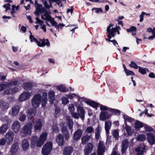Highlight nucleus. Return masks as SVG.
Listing matches in <instances>:
<instances>
[{
  "label": "nucleus",
  "mask_w": 155,
  "mask_h": 155,
  "mask_svg": "<svg viewBox=\"0 0 155 155\" xmlns=\"http://www.w3.org/2000/svg\"><path fill=\"white\" fill-rule=\"evenodd\" d=\"M86 103L95 108H96L98 107V104L96 102L91 101H86Z\"/></svg>",
  "instance_id": "obj_40"
},
{
  "label": "nucleus",
  "mask_w": 155,
  "mask_h": 155,
  "mask_svg": "<svg viewBox=\"0 0 155 155\" xmlns=\"http://www.w3.org/2000/svg\"><path fill=\"white\" fill-rule=\"evenodd\" d=\"M93 10H95V12L96 13H99V12H102V10L101 8H94Z\"/></svg>",
  "instance_id": "obj_64"
},
{
  "label": "nucleus",
  "mask_w": 155,
  "mask_h": 155,
  "mask_svg": "<svg viewBox=\"0 0 155 155\" xmlns=\"http://www.w3.org/2000/svg\"><path fill=\"white\" fill-rule=\"evenodd\" d=\"M20 128V124L17 121H15L12 126V129L15 133L18 132Z\"/></svg>",
  "instance_id": "obj_18"
},
{
  "label": "nucleus",
  "mask_w": 155,
  "mask_h": 155,
  "mask_svg": "<svg viewBox=\"0 0 155 155\" xmlns=\"http://www.w3.org/2000/svg\"><path fill=\"white\" fill-rule=\"evenodd\" d=\"M18 88L14 87L9 90H6L3 92V94L5 95L9 94H15L18 91Z\"/></svg>",
  "instance_id": "obj_28"
},
{
  "label": "nucleus",
  "mask_w": 155,
  "mask_h": 155,
  "mask_svg": "<svg viewBox=\"0 0 155 155\" xmlns=\"http://www.w3.org/2000/svg\"><path fill=\"white\" fill-rule=\"evenodd\" d=\"M57 88L60 91L62 92H65L66 91L65 87L63 85H60L58 86Z\"/></svg>",
  "instance_id": "obj_50"
},
{
  "label": "nucleus",
  "mask_w": 155,
  "mask_h": 155,
  "mask_svg": "<svg viewBox=\"0 0 155 155\" xmlns=\"http://www.w3.org/2000/svg\"><path fill=\"white\" fill-rule=\"evenodd\" d=\"M67 122L68 124V126L69 129L71 130V132H72L73 130L72 128L73 125V122L72 119H71L70 116H68L66 117Z\"/></svg>",
  "instance_id": "obj_29"
},
{
  "label": "nucleus",
  "mask_w": 155,
  "mask_h": 155,
  "mask_svg": "<svg viewBox=\"0 0 155 155\" xmlns=\"http://www.w3.org/2000/svg\"><path fill=\"white\" fill-rule=\"evenodd\" d=\"M21 146L24 150H27L29 147V143L28 140L26 139L23 140L21 143Z\"/></svg>",
  "instance_id": "obj_25"
},
{
  "label": "nucleus",
  "mask_w": 155,
  "mask_h": 155,
  "mask_svg": "<svg viewBox=\"0 0 155 155\" xmlns=\"http://www.w3.org/2000/svg\"><path fill=\"white\" fill-rule=\"evenodd\" d=\"M145 128L146 130L147 131L151 132L153 130L152 128H151L149 126H146L145 127Z\"/></svg>",
  "instance_id": "obj_62"
},
{
  "label": "nucleus",
  "mask_w": 155,
  "mask_h": 155,
  "mask_svg": "<svg viewBox=\"0 0 155 155\" xmlns=\"http://www.w3.org/2000/svg\"><path fill=\"white\" fill-rule=\"evenodd\" d=\"M18 148V146L17 143H14L12 146L10 153L11 155H14Z\"/></svg>",
  "instance_id": "obj_26"
},
{
  "label": "nucleus",
  "mask_w": 155,
  "mask_h": 155,
  "mask_svg": "<svg viewBox=\"0 0 155 155\" xmlns=\"http://www.w3.org/2000/svg\"><path fill=\"white\" fill-rule=\"evenodd\" d=\"M111 155H119V154L117 152L116 149L115 148L113 149Z\"/></svg>",
  "instance_id": "obj_61"
},
{
  "label": "nucleus",
  "mask_w": 155,
  "mask_h": 155,
  "mask_svg": "<svg viewBox=\"0 0 155 155\" xmlns=\"http://www.w3.org/2000/svg\"><path fill=\"white\" fill-rule=\"evenodd\" d=\"M20 108L19 106L16 105L13 106L12 108L11 113L13 116H16L17 115L20 111Z\"/></svg>",
  "instance_id": "obj_19"
},
{
  "label": "nucleus",
  "mask_w": 155,
  "mask_h": 155,
  "mask_svg": "<svg viewBox=\"0 0 155 155\" xmlns=\"http://www.w3.org/2000/svg\"><path fill=\"white\" fill-rule=\"evenodd\" d=\"M0 106L1 109L3 110H7L9 107V104L5 101H2L0 104Z\"/></svg>",
  "instance_id": "obj_33"
},
{
  "label": "nucleus",
  "mask_w": 155,
  "mask_h": 155,
  "mask_svg": "<svg viewBox=\"0 0 155 155\" xmlns=\"http://www.w3.org/2000/svg\"><path fill=\"white\" fill-rule=\"evenodd\" d=\"M125 73H126L127 75L129 76L130 75H134V73L132 72V71H130L127 70H125Z\"/></svg>",
  "instance_id": "obj_54"
},
{
  "label": "nucleus",
  "mask_w": 155,
  "mask_h": 155,
  "mask_svg": "<svg viewBox=\"0 0 155 155\" xmlns=\"http://www.w3.org/2000/svg\"><path fill=\"white\" fill-rule=\"evenodd\" d=\"M91 137V135H88L86 134L82 137L81 139L82 144H86Z\"/></svg>",
  "instance_id": "obj_27"
},
{
  "label": "nucleus",
  "mask_w": 155,
  "mask_h": 155,
  "mask_svg": "<svg viewBox=\"0 0 155 155\" xmlns=\"http://www.w3.org/2000/svg\"><path fill=\"white\" fill-rule=\"evenodd\" d=\"M43 124L44 122L43 120L39 119L37 120L34 127V130L35 131H36L37 130L40 131L41 130V127Z\"/></svg>",
  "instance_id": "obj_11"
},
{
  "label": "nucleus",
  "mask_w": 155,
  "mask_h": 155,
  "mask_svg": "<svg viewBox=\"0 0 155 155\" xmlns=\"http://www.w3.org/2000/svg\"><path fill=\"white\" fill-rule=\"evenodd\" d=\"M111 125V122L109 120L105 121V128L106 132L108 134Z\"/></svg>",
  "instance_id": "obj_37"
},
{
  "label": "nucleus",
  "mask_w": 155,
  "mask_h": 155,
  "mask_svg": "<svg viewBox=\"0 0 155 155\" xmlns=\"http://www.w3.org/2000/svg\"><path fill=\"white\" fill-rule=\"evenodd\" d=\"M124 118L125 124L127 123V122H131L134 121V119L133 118L127 115H124Z\"/></svg>",
  "instance_id": "obj_42"
},
{
  "label": "nucleus",
  "mask_w": 155,
  "mask_h": 155,
  "mask_svg": "<svg viewBox=\"0 0 155 155\" xmlns=\"http://www.w3.org/2000/svg\"><path fill=\"white\" fill-rule=\"evenodd\" d=\"M143 126V124L139 121H136L135 123L134 127L136 129H138L139 128Z\"/></svg>",
  "instance_id": "obj_43"
},
{
  "label": "nucleus",
  "mask_w": 155,
  "mask_h": 155,
  "mask_svg": "<svg viewBox=\"0 0 155 155\" xmlns=\"http://www.w3.org/2000/svg\"><path fill=\"white\" fill-rule=\"evenodd\" d=\"M146 139V136L143 134H140L138 135L137 140L140 141H143Z\"/></svg>",
  "instance_id": "obj_41"
},
{
  "label": "nucleus",
  "mask_w": 155,
  "mask_h": 155,
  "mask_svg": "<svg viewBox=\"0 0 155 155\" xmlns=\"http://www.w3.org/2000/svg\"><path fill=\"white\" fill-rule=\"evenodd\" d=\"M32 128V123H29L25 125L21 130L20 134L21 137H24L30 135Z\"/></svg>",
  "instance_id": "obj_4"
},
{
  "label": "nucleus",
  "mask_w": 155,
  "mask_h": 155,
  "mask_svg": "<svg viewBox=\"0 0 155 155\" xmlns=\"http://www.w3.org/2000/svg\"><path fill=\"white\" fill-rule=\"evenodd\" d=\"M114 25L110 23L107 28V32L108 34L107 37L111 38V37L115 36L117 33L118 35L120 34L119 31L120 30V28L119 26L113 27Z\"/></svg>",
  "instance_id": "obj_3"
},
{
  "label": "nucleus",
  "mask_w": 155,
  "mask_h": 155,
  "mask_svg": "<svg viewBox=\"0 0 155 155\" xmlns=\"http://www.w3.org/2000/svg\"><path fill=\"white\" fill-rule=\"evenodd\" d=\"M112 135L113 136L117 139L118 138L119 132L117 130H115L112 131Z\"/></svg>",
  "instance_id": "obj_46"
},
{
  "label": "nucleus",
  "mask_w": 155,
  "mask_h": 155,
  "mask_svg": "<svg viewBox=\"0 0 155 155\" xmlns=\"http://www.w3.org/2000/svg\"><path fill=\"white\" fill-rule=\"evenodd\" d=\"M73 151V147L71 146L65 147L63 150L64 155H71Z\"/></svg>",
  "instance_id": "obj_17"
},
{
  "label": "nucleus",
  "mask_w": 155,
  "mask_h": 155,
  "mask_svg": "<svg viewBox=\"0 0 155 155\" xmlns=\"http://www.w3.org/2000/svg\"><path fill=\"white\" fill-rule=\"evenodd\" d=\"M47 135V134L44 132L40 135L38 139L36 136L32 137L31 139V147H34L36 145L37 147H41L46 140Z\"/></svg>",
  "instance_id": "obj_1"
},
{
  "label": "nucleus",
  "mask_w": 155,
  "mask_h": 155,
  "mask_svg": "<svg viewBox=\"0 0 155 155\" xmlns=\"http://www.w3.org/2000/svg\"><path fill=\"white\" fill-rule=\"evenodd\" d=\"M26 118V116L24 114H21L19 117V120L21 121H24Z\"/></svg>",
  "instance_id": "obj_55"
},
{
  "label": "nucleus",
  "mask_w": 155,
  "mask_h": 155,
  "mask_svg": "<svg viewBox=\"0 0 155 155\" xmlns=\"http://www.w3.org/2000/svg\"><path fill=\"white\" fill-rule=\"evenodd\" d=\"M139 71L142 74H144L146 73V71H149V70L147 68L139 67Z\"/></svg>",
  "instance_id": "obj_45"
},
{
  "label": "nucleus",
  "mask_w": 155,
  "mask_h": 155,
  "mask_svg": "<svg viewBox=\"0 0 155 155\" xmlns=\"http://www.w3.org/2000/svg\"><path fill=\"white\" fill-rule=\"evenodd\" d=\"M29 32L31 34L29 36V38L31 42L35 41L36 43L38 46L40 47H43L45 45H47L48 47L50 46V42L48 39L41 40L38 41L32 35L31 31H30Z\"/></svg>",
  "instance_id": "obj_5"
},
{
  "label": "nucleus",
  "mask_w": 155,
  "mask_h": 155,
  "mask_svg": "<svg viewBox=\"0 0 155 155\" xmlns=\"http://www.w3.org/2000/svg\"><path fill=\"white\" fill-rule=\"evenodd\" d=\"M130 66L131 67H133L135 69H137L138 68V66L136 64L133 62H131L130 64Z\"/></svg>",
  "instance_id": "obj_59"
},
{
  "label": "nucleus",
  "mask_w": 155,
  "mask_h": 155,
  "mask_svg": "<svg viewBox=\"0 0 155 155\" xmlns=\"http://www.w3.org/2000/svg\"><path fill=\"white\" fill-rule=\"evenodd\" d=\"M147 136L148 140L150 144L152 145L155 143V137L153 134L149 133H147Z\"/></svg>",
  "instance_id": "obj_22"
},
{
  "label": "nucleus",
  "mask_w": 155,
  "mask_h": 155,
  "mask_svg": "<svg viewBox=\"0 0 155 155\" xmlns=\"http://www.w3.org/2000/svg\"><path fill=\"white\" fill-rule=\"evenodd\" d=\"M48 98L50 99V101L51 104H53V101H54L55 94L53 91H50L48 93Z\"/></svg>",
  "instance_id": "obj_36"
},
{
  "label": "nucleus",
  "mask_w": 155,
  "mask_h": 155,
  "mask_svg": "<svg viewBox=\"0 0 155 155\" xmlns=\"http://www.w3.org/2000/svg\"><path fill=\"white\" fill-rule=\"evenodd\" d=\"M94 129L92 126H89L87 127L85 131V133L86 134L91 135V134L94 133Z\"/></svg>",
  "instance_id": "obj_38"
},
{
  "label": "nucleus",
  "mask_w": 155,
  "mask_h": 155,
  "mask_svg": "<svg viewBox=\"0 0 155 155\" xmlns=\"http://www.w3.org/2000/svg\"><path fill=\"white\" fill-rule=\"evenodd\" d=\"M36 21L35 22V23H39V24L41 25H42L43 24V21L40 20L39 18L37 17L35 18Z\"/></svg>",
  "instance_id": "obj_58"
},
{
  "label": "nucleus",
  "mask_w": 155,
  "mask_h": 155,
  "mask_svg": "<svg viewBox=\"0 0 155 155\" xmlns=\"http://www.w3.org/2000/svg\"><path fill=\"white\" fill-rule=\"evenodd\" d=\"M100 109L101 110H108V111H110L111 112L114 113L115 114H120V112L118 110L110 108L106 106L102 105H101L100 106Z\"/></svg>",
  "instance_id": "obj_13"
},
{
  "label": "nucleus",
  "mask_w": 155,
  "mask_h": 155,
  "mask_svg": "<svg viewBox=\"0 0 155 155\" xmlns=\"http://www.w3.org/2000/svg\"><path fill=\"white\" fill-rule=\"evenodd\" d=\"M31 93L25 91L21 94L19 97L18 101L20 102H22L28 99L31 96Z\"/></svg>",
  "instance_id": "obj_9"
},
{
  "label": "nucleus",
  "mask_w": 155,
  "mask_h": 155,
  "mask_svg": "<svg viewBox=\"0 0 155 155\" xmlns=\"http://www.w3.org/2000/svg\"><path fill=\"white\" fill-rule=\"evenodd\" d=\"M128 147V141L126 140L122 142V151L123 153H124Z\"/></svg>",
  "instance_id": "obj_34"
},
{
  "label": "nucleus",
  "mask_w": 155,
  "mask_h": 155,
  "mask_svg": "<svg viewBox=\"0 0 155 155\" xmlns=\"http://www.w3.org/2000/svg\"><path fill=\"white\" fill-rule=\"evenodd\" d=\"M18 82L17 81H12L6 84H3L0 85V91H2L4 90L6 87H10L12 85H15L17 84Z\"/></svg>",
  "instance_id": "obj_14"
},
{
  "label": "nucleus",
  "mask_w": 155,
  "mask_h": 155,
  "mask_svg": "<svg viewBox=\"0 0 155 155\" xmlns=\"http://www.w3.org/2000/svg\"><path fill=\"white\" fill-rule=\"evenodd\" d=\"M41 96L39 94H35L33 97L31 103L33 107L36 108L37 107L40 105L41 99Z\"/></svg>",
  "instance_id": "obj_7"
},
{
  "label": "nucleus",
  "mask_w": 155,
  "mask_h": 155,
  "mask_svg": "<svg viewBox=\"0 0 155 155\" xmlns=\"http://www.w3.org/2000/svg\"><path fill=\"white\" fill-rule=\"evenodd\" d=\"M51 23L58 30V31H59V27H62L65 26L64 25L63 23H60L58 25L57 22L54 21V20H52L51 21Z\"/></svg>",
  "instance_id": "obj_31"
},
{
  "label": "nucleus",
  "mask_w": 155,
  "mask_h": 155,
  "mask_svg": "<svg viewBox=\"0 0 155 155\" xmlns=\"http://www.w3.org/2000/svg\"><path fill=\"white\" fill-rule=\"evenodd\" d=\"M64 125L65 123H61V127L62 133L65 136V140H68L69 137V134L67 131L66 127H65Z\"/></svg>",
  "instance_id": "obj_16"
},
{
  "label": "nucleus",
  "mask_w": 155,
  "mask_h": 155,
  "mask_svg": "<svg viewBox=\"0 0 155 155\" xmlns=\"http://www.w3.org/2000/svg\"><path fill=\"white\" fill-rule=\"evenodd\" d=\"M70 114L71 115L72 117L75 119H78L80 117L78 113H77L76 112H75L74 111Z\"/></svg>",
  "instance_id": "obj_51"
},
{
  "label": "nucleus",
  "mask_w": 155,
  "mask_h": 155,
  "mask_svg": "<svg viewBox=\"0 0 155 155\" xmlns=\"http://www.w3.org/2000/svg\"><path fill=\"white\" fill-rule=\"evenodd\" d=\"M125 128L127 131V133L129 135L131 134V128L128 125L127 123H126Z\"/></svg>",
  "instance_id": "obj_48"
},
{
  "label": "nucleus",
  "mask_w": 155,
  "mask_h": 155,
  "mask_svg": "<svg viewBox=\"0 0 155 155\" xmlns=\"http://www.w3.org/2000/svg\"><path fill=\"white\" fill-rule=\"evenodd\" d=\"M39 13L42 14L41 15V18L44 20L49 21L51 23V21L54 20L50 16V13L49 11L46 10L44 8H40V7L38 6L35 13L36 15H38Z\"/></svg>",
  "instance_id": "obj_2"
},
{
  "label": "nucleus",
  "mask_w": 155,
  "mask_h": 155,
  "mask_svg": "<svg viewBox=\"0 0 155 155\" xmlns=\"http://www.w3.org/2000/svg\"><path fill=\"white\" fill-rule=\"evenodd\" d=\"M32 86V84L29 82H26L24 84L23 87L26 90H28L30 89Z\"/></svg>",
  "instance_id": "obj_44"
},
{
  "label": "nucleus",
  "mask_w": 155,
  "mask_h": 155,
  "mask_svg": "<svg viewBox=\"0 0 155 155\" xmlns=\"http://www.w3.org/2000/svg\"><path fill=\"white\" fill-rule=\"evenodd\" d=\"M52 148V143L47 142L43 146L42 149V153L44 155H48L51 152Z\"/></svg>",
  "instance_id": "obj_6"
},
{
  "label": "nucleus",
  "mask_w": 155,
  "mask_h": 155,
  "mask_svg": "<svg viewBox=\"0 0 155 155\" xmlns=\"http://www.w3.org/2000/svg\"><path fill=\"white\" fill-rule=\"evenodd\" d=\"M56 141L58 144L60 146H62L64 145V140L63 136L61 134H59L57 136Z\"/></svg>",
  "instance_id": "obj_23"
},
{
  "label": "nucleus",
  "mask_w": 155,
  "mask_h": 155,
  "mask_svg": "<svg viewBox=\"0 0 155 155\" xmlns=\"http://www.w3.org/2000/svg\"><path fill=\"white\" fill-rule=\"evenodd\" d=\"M83 133V130L81 129H78L75 131L73 135V139L75 141L79 140Z\"/></svg>",
  "instance_id": "obj_12"
},
{
  "label": "nucleus",
  "mask_w": 155,
  "mask_h": 155,
  "mask_svg": "<svg viewBox=\"0 0 155 155\" xmlns=\"http://www.w3.org/2000/svg\"><path fill=\"white\" fill-rule=\"evenodd\" d=\"M61 99L62 102V104L64 105H65L67 104L69 102L68 100L65 97H63L61 98Z\"/></svg>",
  "instance_id": "obj_53"
},
{
  "label": "nucleus",
  "mask_w": 155,
  "mask_h": 155,
  "mask_svg": "<svg viewBox=\"0 0 155 155\" xmlns=\"http://www.w3.org/2000/svg\"><path fill=\"white\" fill-rule=\"evenodd\" d=\"M93 147V145L92 143H88L85 146L84 150V154L86 155H88L92 151Z\"/></svg>",
  "instance_id": "obj_15"
},
{
  "label": "nucleus",
  "mask_w": 155,
  "mask_h": 155,
  "mask_svg": "<svg viewBox=\"0 0 155 155\" xmlns=\"http://www.w3.org/2000/svg\"><path fill=\"white\" fill-rule=\"evenodd\" d=\"M68 109L69 110L70 114L74 112L75 110V107L74 105L72 104H70L68 107Z\"/></svg>",
  "instance_id": "obj_47"
},
{
  "label": "nucleus",
  "mask_w": 155,
  "mask_h": 155,
  "mask_svg": "<svg viewBox=\"0 0 155 155\" xmlns=\"http://www.w3.org/2000/svg\"><path fill=\"white\" fill-rule=\"evenodd\" d=\"M145 14V12H142L141 14L140 15V21L142 22L143 20L144 16Z\"/></svg>",
  "instance_id": "obj_57"
},
{
  "label": "nucleus",
  "mask_w": 155,
  "mask_h": 155,
  "mask_svg": "<svg viewBox=\"0 0 155 155\" xmlns=\"http://www.w3.org/2000/svg\"><path fill=\"white\" fill-rule=\"evenodd\" d=\"M77 112L79 117L82 120H83L85 115V111L83 107L79 106L77 107Z\"/></svg>",
  "instance_id": "obj_21"
},
{
  "label": "nucleus",
  "mask_w": 155,
  "mask_h": 155,
  "mask_svg": "<svg viewBox=\"0 0 155 155\" xmlns=\"http://www.w3.org/2000/svg\"><path fill=\"white\" fill-rule=\"evenodd\" d=\"M101 130V128L99 127H98L95 129V138L97 140H98L100 137Z\"/></svg>",
  "instance_id": "obj_30"
},
{
  "label": "nucleus",
  "mask_w": 155,
  "mask_h": 155,
  "mask_svg": "<svg viewBox=\"0 0 155 155\" xmlns=\"http://www.w3.org/2000/svg\"><path fill=\"white\" fill-rule=\"evenodd\" d=\"M47 93L46 92H44L42 95V100L41 102L42 106L45 107L47 101Z\"/></svg>",
  "instance_id": "obj_35"
},
{
  "label": "nucleus",
  "mask_w": 155,
  "mask_h": 155,
  "mask_svg": "<svg viewBox=\"0 0 155 155\" xmlns=\"http://www.w3.org/2000/svg\"><path fill=\"white\" fill-rule=\"evenodd\" d=\"M14 137V133L11 131H8L5 135V138L7 144L10 145L13 142Z\"/></svg>",
  "instance_id": "obj_8"
},
{
  "label": "nucleus",
  "mask_w": 155,
  "mask_h": 155,
  "mask_svg": "<svg viewBox=\"0 0 155 155\" xmlns=\"http://www.w3.org/2000/svg\"><path fill=\"white\" fill-rule=\"evenodd\" d=\"M16 11L15 10V5L12 6V11L11 12V14L14 17H15L16 16L15 14V13H16Z\"/></svg>",
  "instance_id": "obj_49"
},
{
  "label": "nucleus",
  "mask_w": 155,
  "mask_h": 155,
  "mask_svg": "<svg viewBox=\"0 0 155 155\" xmlns=\"http://www.w3.org/2000/svg\"><path fill=\"white\" fill-rule=\"evenodd\" d=\"M105 148L104 143L100 141L98 145L97 150V155H103L105 151Z\"/></svg>",
  "instance_id": "obj_10"
},
{
  "label": "nucleus",
  "mask_w": 155,
  "mask_h": 155,
  "mask_svg": "<svg viewBox=\"0 0 155 155\" xmlns=\"http://www.w3.org/2000/svg\"><path fill=\"white\" fill-rule=\"evenodd\" d=\"M6 141L4 138H2L0 140V145L2 146L4 145L6 143Z\"/></svg>",
  "instance_id": "obj_60"
},
{
  "label": "nucleus",
  "mask_w": 155,
  "mask_h": 155,
  "mask_svg": "<svg viewBox=\"0 0 155 155\" xmlns=\"http://www.w3.org/2000/svg\"><path fill=\"white\" fill-rule=\"evenodd\" d=\"M148 76L151 78H155V74L153 72H150Z\"/></svg>",
  "instance_id": "obj_63"
},
{
  "label": "nucleus",
  "mask_w": 155,
  "mask_h": 155,
  "mask_svg": "<svg viewBox=\"0 0 155 155\" xmlns=\"http://www.w3.org/2000/svg\"><path fill=\"white\" fill-rule=\"evenodd\" d=\"M36 110L35 108L30 109L28 111V117L29 119H33L35 116Z\"/></svg>",
  "instance_id": "obj_24"
},
{
  "label": "nucleus",
  "mask_w": 155,
  "mask_h": 155,
  "mask_svg": "<svg viewBox=\"0 0 155 155\" xmlns=\"http://www.w3.org/2000/svg\"><path fill=\"white\" fill-rule=\"evenodd\" d=\"M52 130L53 133L57 132L59 131V129L56 124H54L52 126Z\"/></svg>",
  "instance_id": "obj_52"
},
{
  "label": "nucleus",
  "mask_w": 155,
  "mask_h": 155,
  "mask_svg": "<svg viewBox=\"0 0 155 155\" xmlns=\"http://www.w3.org/2000/svg\"><path fill=\"white\" fill-rule=\"evenodd\" d=\"M10 5L9 3H8L7 4L3 5V7L4 8H5V12H6L8 10L10 9Z\"/></svg>",
  "instance_id": "obj_56"
},
{
  "label": "nucleus",
  "mask_w": 155,
  "mask_h": 155,
  "mask_svg": "<svg viewBox=\"0 0 155 155\" xmlns=\"http://www.w3.org/2000/svg\"><path fill=\"white\" fill-rule=\"evenodd\" d=\"M111 116V114H109L106 111H102L100 115V118L101 120H104L109 118Z\"/></svg>",
  "instance_id": "obj_20"
},
{
  "label": "nucleus",
  "mask_w": 155,
  "mask_h": 155,
  "mask_svg": "<svg viewBox=\"0 0 155 155\" xmlns=\"http://www.w3.org/2000/svg\"><path fill=\"white\" fill-rule=\"evenodd\" d=\"M145 149V147L143 145L138 147L136 149V151L137 152V155H142L143 154L144 150Z\"/></svg>",
  "instance_id": "obj_32"
},
{
  "label": "nucleus",
  "mask_w": 155,
  "mask_h": 155,
  "mask_svg": "<svg viewBox=\"0 0 155 155\" xmlns=\"http://www.w3.org/2000/svg\"><path fill=\"white\" fill-rule=\"evenodd\" d=\"M8 127V125L7 124H4L2 125L0 127V133L4 134L6 131Z\"/></svg>",
  "instance_id": "obj_39"
}]
</instances>
